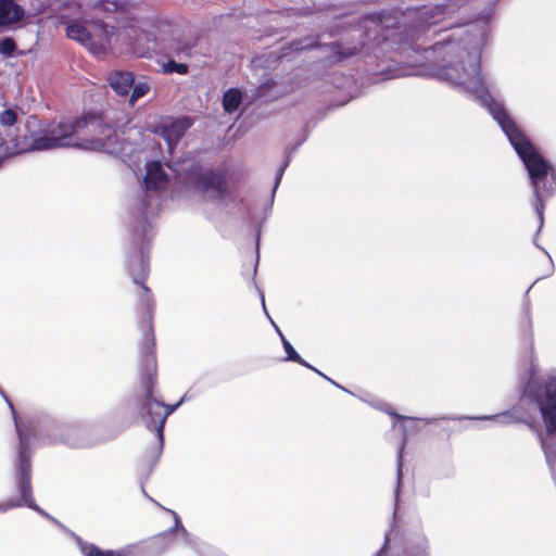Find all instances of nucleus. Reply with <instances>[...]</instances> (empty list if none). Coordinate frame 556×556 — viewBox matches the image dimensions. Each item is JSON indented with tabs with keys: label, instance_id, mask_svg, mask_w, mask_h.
<instances>
[{
	"label": "nucleus",
	"instance_id": "18",
	"mask_svg": "<svg viewBox=\"0 0 556 556\" xmlns=\"http://www.w3.org/2000/svg\"><path fill=\"white\" fill-rule=\"evenodd\" d=\"M480 419H491L501 425H507L518 420V418L515 416V412L513 410H507L493 416H483Z\"/></svg>",
	"mask_w": 556,
	"mask_h": 556
},
{
	"label": "nucleus",
	"instance_id": "9",
	"mask_svg": "<svg viewBox=\"0 0 556 556\" xmlns=\"http://www.w3.org/2000/svg\"><path fill=\"white\" fill-rule=\"evenodd\" d=\"M110 87L119 96H127L134 85V75L127 71H113L106 78Z\"/></svg>",
	"mask_w": 556,
	"mask_h": 556
},
{
	"label": "nucleus",
	"instance_id": "21",
	"mask_svg": "<svg viewBox=\"0 0 556 556\" xmlns=\"http://www.w3.org/2000/svg\"><path fill=\"white\" fill-rule=\"evenodd\" d=\"M404 444L405 443L402 442V444L400 445L399 452H397L396 490H395V496L396 497L399 496V491H400V486H401V483H402V467H403L402 454H403Z\"/></svg>",
	"mask_w": 556,
	"mask_h": 556
},
{
	"label": "nucleus",
	"instance_id": "20",
	"mask_svg": "<svg viewBox=\"0 0 556 556\" xmlns=\"http://www.w3.org/2000/svg\"><path fill=\"white\" fill-rule=\"evenodd\" d=\"M81 431L73 432L71 435H68L65 440L66 444L73 447H85L89 446L90 442L87 441L84 438H80Z\"/></svg>",
	"mask_w": 556,
	"mask_h": 556
},
{
	"label": "nucleus",
	"instance_id": "24",
	"mask_svg": "<svg viewBox=\"0 0 556 556\" xmlns=\"http://www.w3.org/2000/svg\"><path fill=\"white\" fill-rule=\"evenodd\" d=\"M174 515V518H175V526H176V529L179 533H181L182 535H188L186 529L180 525V519L178 517V515L176 513H173Z\"/></svg>",
	"mask_w": 556,
	"mask_h": 556
},
{
	"label": "nucleus",
	"instance_id": "29",
	"mask_svg": "<svg viewBox=\"0 0 556 556\" xmlns=\"http://www.w3.org/2000/svg\"><path fill=\"white\" fill-rule=\"evenodd\" d=\"M181 51H182L181 49H177V50H175V52H176L177 54H179Z\"/></svg>",
	"mask_w": 556,
	"mask_h": 556
},
{
	"label": "nucleus",
	"instance_id": "11",
	"mask_svg": "<svg viewBox=\"0 0 556 556\" xmlns=\"http://www.w3.org/2000/svg\"><path fill=\"white\" fill-rule=\"evenodd\" d=\"M271 324L274 325L276 331L278 332L280 339H281V342H282V345H283V349L287 353V357L286 359L287 361H292V362H295L304 367H307L312 370H314L315 372H317L318 375H320L321 377H324L325 379L329 380L330 382L334 383L330 378H328L326 375H324L323 372H320L318 369H316L315 367H313L312 365H309L308 363H306L300 355L299 353L294 350V348L292 346V344L286 339V337L282 334V332L280 331V329L275 325V323L271 320Z\"/></svg>",
	"mask_w": 556,
	"mask_h": 556
},
{
	"label": "nucleus",
	"instance_id": "13",
	"mask_svg": "<svg viewBox=\"0 0 556 556\" xmlns=\"http://www.w3.org/2000/svg\"><path fill=\"white\" fill-rule=\"evenodd\" d=\"M277 87V81L271 77H266L260 84L256 89V97L264 100H274L281 96L282 92L275 91L274 89Z\"/></svg>",
	"mask_w": 556,
	"mask_h": 556
},
{
	"label": "nucleus",
	"instance_id": "1",
	"mask_svg": "<svg viewBox=\"0 0 556 556\" xmlns=\"http://www.w3.org/2000/svg\"><path fill=\"white\" fill-rule=\"evenodd\" d=\"M153 200V197L143 192V197L138 206L141 218L138 220V226L132 233L134 245L138 251L134 252L128 257L127 265L134 283L140 286L139 298L141 313L139 327L142 332L140 342V377L144 388V400L141 404L140 415L146 427L150 430H154L156 433V442L149 456L155 464L164 446V426L166 419L182 404L185 396L174 405H166L153 395L156 375L155 342L152 324L154 301L150 289L144 285L149 274L147 251L150 241V232L152 230L151 224L148 222V214L150 213L149 207Z\"/></svg>",
	"mask_w": 556,
	"mask_h": 556
},
{
	"label": "nucleus",
	"instance_id": "28",
	"mask_svg": "<svg viewBox=\"0 0 556 556\" xmlns=\"http://www.w3.org/2000/svg\"><path fill=\"white\" fill-rule=\"evenodd\" d=\"M73 5H74L77 10H79V9H80V5H79V4L73 3Z\"/></svg>",
	"mask_w": 556,
	"mask_h": 556
},
{
	"label": "nucleus",
	"instance_id": "16",
	"mask_svg": "<svg viewBox=\"0 0 556 556\" xmlns=\"http://www.w3.org/2000/svg\"><path fill=\"white\" fill-rule=\"evenodd\" d=\"M130 90L131 93L128 102L131 106H134L140 98L144 97L149 92L150 85L147 81H138L136 84L134 83Z\"/></svg>",
	"mask_w": 556,
	"mask_h": 556
},
{
	"label": "nucleus",
	"instance_id": "5",
	"mask_svg": "<svg viewBox=\"0 0 556 556\" xmlns=\"http://www.w3.org/2000/svg\"><path fill=\"white\" fill-rule=\"evenodd\" d=\"M73 536L75 538L80 548V553L84 556H134L140 554H153L157 552L156 545L160 541L159 538H153L141 542L128 544L122 549H119L117 553H115L112 549L102 551L93 544H88L84 542L79 536L75 534H73Z\"/></svg>",
	"mask_w": 556,
	"mask_h": 556
},
{
	"label": "nucleus",
	"instance_id": "3",
	"mask_svg": "<svg viewBox=\"0 0 556 556\" xmlns=\"http://www.w3.org/2000/svg\"><path fill=\"white\" fill-rule=\"evenodd\" d=\"M178 182L202 193L206 200L225 202L227 197L226 176L222 172L203 170L193 159H184L167 165Z\"/></svg>",
	"mask_w": 556,
	"mask_h": 556
},
{
	"label": "nucleus",
	"instance_id": "6",
	"mask_svg": "<svg viewBox=\"0 0 556 556\" xmlns=\"http://www.w3.org/2000/svg\"><path fill=\"white\" fill-rule=\"evenodd\" d=\"M317 47V40L314 37H306L301 40L292 41L287 47L280 49V52L270 51L264 53L252 61L254 68H271L275 67L273 64L283 61H291V56L300 51L309 50Z\"/></svg>",
	"mask_w": 556,
	"mask_h": 556
},
{
	"label": "nucleus",
	"instance_id": "22",
	"mask_svg": "<svg viewBox=\"0 0 556 556\" xmlns=\"http://www.w3.org/2000/svg\"><path fill=\"white\" fill-rule=\"evenodd\" d=\"M15 50V42L11 38L0 40V54L9 56Z\"/></svg>",
	"mask_w": 556,
	"mask_h": 556
},
{
	"label": "nucleus",
	"instance_id": "25",
	"mask_svg": "<svg viewBox=\"0 0 556 556\" xmlns=\"http://www.w3.org/2000/svg\"><path fill=\"white\" fill-rule=\"evenodd\" d=\"M11 139L12 138H9V139H3L2 137L0 138V146H7L8 149H12V142H11Z\"/></svg>",
	"mask_w": 556,
	"mask_h": 556
},
{
	"label": "nucleus",
	"instance_id": "12",
	"mask_svg": "<svg viewBox=\"0 0 556 556\" xmlns=\"http://www.w3.org/2000/svg\"><path fill=\"white\" fill-rule=\"evenodd\" d=\"M61 23L66 24V35L68 38L86 43L90 40L88 29L77 21H67L65 16H61Z\"/></svg>",
	"mask_w": 556,
	"mask_h": 556
},
{
	"label": "nucleus",
	"instance_id": "8",
	"mask_svg": "<svg viewBox=\"0 0 556 556\" xmlns=\"http://www.w3.org/2000/svg\"><path fill=\"white\" fill-rule=\"evenodd\" d=\"M146 168L147 173L143 178V186L146 191L160 190L166 187L168 177L160 162H150L147 164Z\"/></svg>",
	"mask_w": 556,
	"mask_h": 556
},
{
	"label": "nucleus",
	"instance_id": "2",
	"mask_svg": "<svg viewBox=\"0 0 556 556\" xmlns=\"http://www.w3.org/2000/svg\"><path fill=\"white\" fill-rule=\"evenodd\" d=\"M27 134L11 139L14 153L49 151L60 148L105 152L114 155H128L134 149L116 129L104 122L101 114L87 113L73 122L60 121L40 125L36 116L26 123Z\"/></svg>",
	"mask_w": 556,
	"mask_h": 556
},
{
	"label": "nucleus",
	"instance_id": "4",
	"mask_svg": "<svg viewBox=\"0 0 556 556\" xmlns=\"http://www.w3.org/2000/svg\"><path fill=\"white\" fill-rule=\"evenodd\" d=\"M0 394L8 402L15 422L16 432L20 440V447H18V459L16 465V481H17V488L20 491L21 498L18 502L8 501L2 504H0V511H7L8 509L17 507V506H27L47 517L48 514H46L34 501L31 495V484H30V478H31V464H30V453L28 451V442H29V435L26 431V429L18 422L16 413L14 410L13 404L8 400V397L4 395L2 390L0 389Z\"/></svg>",
	"mask_w": 556,
	"mask_h": 556
},
{
	"label": "nucleus",
	"instance_id": "17",
	"mask_svg": "<svg viewBox=\"0 0 556 556\" xmlns=\"http://www.w3.org/2000/svg\"><path fill=\"white\" fill-rule=\"evenodd\" d=\"M162 73L172 74L177 73L180 75H185L188 72V66L185 63H177L173 60L162 63Z\"/></svg>",
	"mask_w": 556,
	"mask_h": 556
},
{
	"label": "nucleus",
	"instance_id": "15",
	"mask_svg": "<svg viewBox=\"0 0 556 556\" xmlns=\"http://www.w3.org/2000/svg\"><path fill=\"white\" fill-rule=\"evenodd\" d=\"M17 122V113L12 109H7L0 113V125L5 128L7 137L9 138H17L18 136H11V129Z\"/></svg>",
	"mask_w": 556,
	"mask_h": 556
},
{
	"label": "nucleus",
	"instance_id": "19",
	"mask_svg": "<svg viewBox=\"0 0 556 556\" xmlns=\"http://www.w3.org/2000/svg\"><path fill=\"white\" fill-rule=\"evenodd\" d=\"M96 8H99L106 12H116L124 8V3L119 0H100Z\"/></svg>",
	"mask_w": 556,
	"mask_h": 556
},
{
	"label": "nucleus",
	"instance_id": "23",
	"mask_svg": "<svg viewBox=\"0 0 556 556\" xmlns=\"http://www.w3.org/2000/svg\"><path fill=\"white\" fill-rule=\"evenodd\" d=\"M288 165H289V159L286 160V162L279 167V169H278V172L276 174L274 191L277 189V187H278L281 178H282L283 172H285V169L287 168Z\"/></svg>",
	"mask_w": 556,
	"mask_h": 556
},
{
	"label": "nucleus",
	"instance_id": "10",
	"mask_svg": "<svg viewBox=\"0 0 556 556\" xmlns=\"http://www.w3.org/2000/svg\"><path fill=\"white\" fill-rule=\"evenodd\" d=\"M24 16V10L15 0H0V26L20 22Z\"/></svg>",
	"mask_w": 556,
	"mask_h": 556
},
{
	"label": "nucleus",
	"instance_id": "26",
	"mask_svg": "<svg viewBox=\"0 0 556 556\" xmlns=\"http://www.w3.org/2000/svg\"><path fill=\"white\" fill-rule=\"evenodd\" d=\"M261 300H262L263 308H264V311H265L266 315H268L267 309H266V306H265V299H264L263 293H261Z\"/></svg>",
	"mask_w": 556,
	"mask_h": 556
},
{
	"label": "nucleus",
	"instance_id": "27",
	"mask_svg": "<svg viewBox=\"0 0 556 556\" xmlns=\"http://www.w3.org/2000/svg\"><path fill=\"white\" fill-rule=\"evenodd\" d=\"M395 417H396L397 419H405V418H406V417L401 416V415H395Z\"/></svg>",
	"mask_w": 556,
	"mask_h": 556
},
{
	"label": "nucleus",
	"instance_id": "14",
	"mask_svg": "<svg viewBox=\"0 0 556 556\" xmlns=\"http://www.w3.org/2000/svg\"><path fill=\"white\" fill-rule=\"evenodd\" d=\"M242 101V93L237 88L228 89L223 96V108L227 113H233L238 110Z\"/></svg>",
	"mask_w": 556,
	"mask_h": 556
},
{
	"label": "nucleus",
	"instance_id": "7",
	"mask_svg": "<svg viewBox=\"0 0 556 556\" xmlns=\"http://www.w3.org/2000/svg\"><path fill=\"white\" fill-rule=\"evenodd\" d=\"M193 125V121L189 116L168 119L160 126V134L166 141L168 149L172 151L186 131Z\"/></svg>",
	"mask_w": 556,
	"mask_h": 556
}]
</instances>
